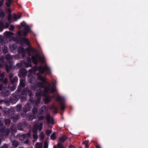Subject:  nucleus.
I'll return each mask as SVG.
<instances>
[{"label":"nucleus","mask_w":148,"mask_h":148,"mask_svg":"<svg viewBox=\"0 0 148 148\" xmlns=\"http://www.w3.org/2000/svg\"><path fill=\"white\" fill-rule=\"evenodd\" d=\"M38 112V109L37 108H35L32 110V113L35 115H36Z\"/></svg>","instance_id":"36"},{"label":"nucleus","mask_w":148,"mask_h":148,"mask_svg":"<svg viewBox=\"0 0 148 148\" xmlns=\"http://www.w3.org/2000/svg\"><path fill=\"white\" fill-rule=\"evenodd\" d=\"M27 60L28 61V63H27L26 62H25L24 63V64L25 65V67H26L31 66V58L29 57H28L27 58Z\"/></svg>","instance_id":"16"},{"label":"nucleus","mask_w":148,"mask_h":148,"mask_svg":"<svg viewBox=\"0 0 148 148\" xmlns=\"http://www.w3.org/2000/svg\"><path fill=\"white\" fill-rule=\"evenodd\" d=\"M51 138L53 140H55L56 138V135L55 132L53 133V134L51 135Z\"/></svg>","instance_id":"37"},{"label":"nucleus","mask_w":148,"mask_h":148,"mask_svg":"<svg viewBox=\"0 0 148 148\" xmlns=\"http://www.w3.org/2000/svg\"><path fill=\"white\" fill-rule=\"evenodd\" d=\"M1 148H8V146L7 145L5 144L3 147H1Z\"/></svg>","instance_id":"62"},{"label":"nucleus","mask_w":148,"mask_h":148,"mask_svg":"<svg viewBox=\"0 0 148 148\" xmlns=\"http://www.w3.org/2000/svg\"><path fill=\"white\" fill-rule=\"evenodd\" d=\"M3 111L7 115H8L10 113V110L9 109L7 108H4Z\"/></svg>","instance_id":"24"},{"label":"nucleus","mask_w":148,"mask_h":148,"mask_svg":"<svg viewBox=\"0 0 148 148\" xmlns=\"http://www.w3.org/2000/svg\"><path fill=\"white\" fill-rule=\"evenodd\" d=\"M46 119L47 121V125L48 126H49V124H51L52 125H53L54 124V120L52 118L50 117V115L49 114H47Z\"/></svg>","instance_id":"10"},{"label":"nucleus","mask_w":148,"mask_h":148,"mask_svg":"<svg viewBox=\"0 0 148 148\" xmlns=\"http://www.w3.org/2000/svg\"><path fill=\"white\" fill-rule=\"evenodd\" d=\"M8 2L6 3V5L8 7H10L11 6L10 4L12 3V0H7Z\"/></svg>","instance_id":"32"},{"label":"nucleus","mask_w":148,"mask_h":148,"mask_svg":"<svg viewBox=\"0 0 148 148\" xmlns=\"http://www.w3.org/2000/svg\"><path fill=\"white\" fill-rule=\"evenodd\" d=\"M4 77V74L2 75L0 77V83H1L3 80V78Z\"/></svg>","instance_id":"50"},{"label":"nucleus","mask_w":148,"mask_h":148,"mask_svg":"<svg viewBox=\"0 0 148 148\" xmlns=\"http://www.w3.org/2000/svg\"><path fill=\"white\" fill-rule=\"evenodd\" d=\"M18 52L22 56H26V53L28 56H44L41 48L40 50L38 51L36 49L31 47L30 45L26 48L25 49L22 47H19L18 49Z\"/></svg>","instance_id":"2"},{"label":"nucleus","mask_w":148,"mask_h":148,"mask_svg":"<svg viewBox=\"0 0 148 148\" xmlns=\"http://www.w3.org/2000/svg\"><path fill=\"white\" fill-rule=\"evenodd\" d=\"M22 107V105L21 104L17 105L15 108L16 111L17 112H19L21 110Z\"/></svg>","instance_id":"20"},{"label":"nucleus","mask_w":148,"mask_h":148,"mask_svg":"<svg viewBox=\"0 0 148 148\" xmlns=\"http://www.w3.org/2000/svg\"><path fill=\"white\" fill-rule=\"evenodd\" d=\"M28 126V124L25 121L23 123L18 122L17 126V129L19 130L23 131V128Z\"/></svg>","instance_id":"6"},{"label":"nucleus","mask_w":148,"mask_h":148,"mask_svg":"<svg viewBox=\"0 0 148 148\" xmlns=\"http://www.w3.org/2000/svg\"><path fill=\"white\" fill-rule=\"evenodd\" d=\"M29 32L23 30V34L24 36H26Z\"/></svg>","instance_id":"45"},{"label":"nucleus","mask_w":148,"mask_h":148,"mask_svg":"<svg viewBox=\"0 0 148 148\" xmlns=\"http://www.w3.org/2000/svg\"><path fill=\"white\" fill-rule=\"evenodd\" d=\"M18 18L16 14H15L13 17V19L15 20L16 21L17 19H18Z\"/></svg>","instance_id":"55"},{"label":"nucleus","mask_w":148,"mask_h":148,"mask_svg":"<svg viewBox=\"0 0 148 148\" xmlns=\"http://www.w3.org/2000/svg\"><path fill=\"white\" fill-rule=\"evenodd\" d=\"M3 27V24L1 21H0V30L2 29Z\"/></svg>","instance_id":"42"},{"label":"nucleus","mask_w":148,"mask_h":148,"mask_svg":"<svg viewBox=\"0 0 148 148\" xmlns=\"http://www.w3.org/2000/svg\"><path fill=\"white\" fill-rule=\"evenodd\" d=\"M58 108H57L55 107L54 109V112L55 114H56L57 113V111Z\"/></svg>","instance_id":"56"},{"label":"nucleus","mask_w":148,"mask_h":148,"mask_svg":"<svg viewBox=\"0 0 148 148\" xmlns=\"http://www.w3.org/2000/svg\"><path fill=\"white\" fill-rule=\"evenodd\" d=\"M27 73L26 69L22 68L19 70V75L21 77H24L26 75Z\"/></svg>","instance_id":"9"},{"label":"nucleus","mask_w":148,"mask_h":148,"mask_svg":"<svg viewBox=\"0 0 148 148\" xmlns=\"http://www.w3.org/2000/svg\"><path fill=\"white\" fill-rule=\"evenodd\" d=\"M9 77L10 82L12 84H13L17 81L18 78L16 76L14 77L12 73L9 74Z\"/></svg>","instance_id":"7"},{"label":"nucleus","mask_w":148,"mask_h":148,"mask_svg":"<svg viewBox=\"0 0 148 148\" xmlns=\"http://www.w3.org/2000/svg\"><path fill=\"white\" fill-rule=\"evenodd\" d=\"M2 132H3V134L5 136H7L10 133V129L9 128H5Z\"/></svg>","instance_id":"14"},{"label":"nucleus","mask_w":148,"mask_h":148,"mask_svg":"<svg viewBox=\"0 0 148 148\" xmlns=\"http://www.w3.org/2000/svg\"><path fill=\"white\" fill-rule=\"evenodd\" d=\"M88 141H85L84 142H83V144L85 145V146L87 147H88Z\"/></svg>","instance_id":"47"},{"label":"nucleus","mask_w":148,"mask_h":148,"mask_svg":"<svg viewBox=\"0 0 148 148\" xmlns=\"http://www.w3.org/2000/svg\"><path fill=\"white\" fill-rule=\"evenodd\" d=\"M46 134L48 136H49L50 134L51 133V131L49 130H47L46 131Z\"/></svg>","instance_id":"44"},{"label":"nucleus","mask_w":148,"mask_h":148,"mask_svg":"<svg viewBox=\"0 0 148 148\" xmlns=\"http://www.w3.org/2000/svg\"><path fill=\"white\" fill-rule=\"evenodd\" d=\"M22 95L26 96L27 95V87L23 90L21 93Z\"/></svg>","instance_id":"22"},{"label":"nucleus","mask_w":148,"mask_h":148,"mask_svg":"<svg viewBox=\"0 0 148 148\" xmlns=\"http://www.w3.org/2000/svg\"><path fill=\"white\" fill-rule=\"evenodd\" d=\"M3 0L0 1V7H1L3 5Z\"/></svg>","instance_id":"57"},{"label":"nucleus","mask_w":148,"mask_h":148,"mask_svg":"<svg viewBox=\"0 0 148 148\" xmlns=\"http://www.w3.org/2000/svg\"><path fill=\"white\" fill-rule=\"evenodd\" d=\"M23 134L24 136H25L24 137L25 138H30L31 137V134L30 132H29L26 134Z\"/></svg>","instance_id":"27"},{"label":"nucleus","mask_w":148,"mask_h":148,"mask_svg":"<svg viewBox=\"0 0 148 148\" xmlns=\"http://www.w3.org/2000/svg\"><path fill=\"white\" fill-rule=\"evenodd\" d=\"M5 128V127L3 124H0V131L2 132L3 130Z\"/></svg>","instance_id":"35"},{"label":"nucleus","mask_w":148,"mask_h":148,"mask_svg":"<svg viewBox=\"0 0 148 148\" xmlns=\"http://www.w3.org/2000/svg\"><path fill=\"white\" fill-rule=\"evenodd\" d=\"M42 145L41 143H37L36 144L35 148H42Z\"/></svg>","instance_id":"25"},{"label":"nucleus","mask_w":148,"mask_h":148,"mask_svg":"<svg viewBox=\"0 0 148 148\" xmlns=\"http://www.w3.org/2000/svg\"><path fill=\"white\" fill-rule=\"evenodd\" d=\"M38 127L37 125H35L34 127L32 130L33 132L34 133H36L38 130Z\"/></svg>","instance_id":"29"},{"label":"nucleus","mask_w":148,"mask_h":148,"mask_svg":"<svg viewBox=\"0 0 148 148\" xmlns=\"http://www.w3.org/2000/svg\"><path fill=\"white\" fill-rule=\"evenodd\" d=\"M55 107V106L54 105H52L51 106L50 109H54Z\"/></svg>","instance_id":"63"},{"label":"nucleus","mask_w":148,"mask_h":148,"mask_svg":"<svg viewBox=\"0 0 148 148\" xmlns=\"http://www.w3.org/2000/svg\"><path fill=\"white\" fill-rule=\"evenodd\" d=\"M10 90L11 91H13L16 89V86L14 85H13L12 86H9Z\"/></svg>","instance_id":"39"},{"label":"nucleus","mask_w":148,"mask_h":148,"mask_svg":"<svg viewBox=\"0 0 148 148\" xmlns=\"http://www.w3.org/2000/svg\"><path fill=\"white\" fill-rule=\"evenodd\" d=\"M21 14H20L18 15V16H17V18H18V19H19V18H21Z\"/></svg>","instance_id":"64"},{"label":"nucleus","mask_w":148,"mask_h":148,"mask_svg":"<svg viewBox=\"0 0 148 148\" xmlns=\"http://www.w3.org/2000/svg\"><path fill=\"white\" fill-rule=\"evenodd\" d=\"M21 25L22 27H24L27 25L26 24V23L24 21H23V22L21 23Z\"/></svg>","instance_id":"43"},{"label":"nucleus","mask_w":148,"mask_h":148,"mask_svg":"<svg viewBox=\"0 0 148 148\" xmlns=\"http://www.w3.org/2000/svg\"><path fill=\"white\" fill-rule=\"evenodd\" d=\"M9 25H10L9 23H5V28H8L9 26Z\"/></svg>","instance_id":"59"},{"label":"nucleus","mask_w":148,"mask_h":148,"mask_svg":"<svg viewBox=\"0 0 148 148\" xmlns=\"http://www.w3.org/2000/svg\"><path fill=\"white\" fill-rule=\"evenodd\" d=\"M37 70L39 71V73H36L37 79L38 80L41 81V82H38L37 85L39 87L44 88V90L42 91H40L36 92V95L38 100L36 101L37 105L39 103L41 99V97L42 95L45 96V100L47 103L49 102L50 101V99L49 97L47 96V93L54 92L56 90L55 86L54 84L53 83V85L52 86L50 84L46 81L45 78L42 75L45 71H49V68L46 66H40L38 67L37 66H35L32 69L29 70V71L33 73Z\"/></svg>","instance_id":"1"},{"label":"nucleus","mask_w":148,"mask_h":148,"mask_svg":"<svg viewBox=\"0 0 148 148\" xmlns=\"http://www.w3.org/2000/svg\"><path fill=\"white\" fill-rule=\"evenodd\" d=\"M22 32L21 31H19L18 33V35L20 37H22Z\"/></svg>","instance_id":"61"},{"label":"nucleus","mask_w":148,"mask_h":148,"mask_svg":"<svg viewBox=\"0 0 148 148\" xmlns=\"http://www.w3.org/2000/svg\"><path fill=\"white\" fill-rule=\"evenodd\" d=\"M20 114H16L14 113L12 114L11 115V118L15 121L17 120L20 117Z\"/></svg>","instance_id":"12"},{"label":"nucleus","mask_w":148,"mask_h":148,"mask_svg":"<svg viewBox=\"0 0 148 148\" xmlns=\"http://www.w3.org/2000/svg\"><path fill=\"white\" fill-rule=\"evenodd\" d=\"M1 82V83L3 84L4 86H5V84L9 82V81L8 78L7 77H6L4 79H3V80Z\"/></svg>","instance_id":"28"},{"label":"nucleus","mask_w":148,"mask_h":148,"mask_svg":"<svg viewBox=\"0 0 148 148\" xmlns=\"http://www.w3.org/2000/svg\"><path fill=\"white\" fill-rule=\"evenodd\" d=\"M11 122V121L9 119H5V125L8 126L10 125Z\"/></svg>","instance_id":"26"},{"label":"nucleus","mask_w":148,"mask_h":148,"mask_svg":"<svg viewBox=\"0 0 148 148\" xmlns=\"http://www.w3.org/2000/svg\"><path fill=\"white\" fill-rule=\"evenodd\" d=\"M32 62L35 64H37L38 62L42 63L44 62L43 58L40 56H32Z\"/></svg>","instance_id":"4"},{"label":"nucleus","mask_w":148,"mask_h":148,"mask_svg":"<svg viewBox=\"0 0 148 148\" xmlns=\"http://www.w3.org/2000/svg\"><path fill=\"white\" fill-rule=\"evenodd\" d=\"M4 40V38L2 36L0 35V42L1 43L3 42Z\"/></svg>","instance_id":"49"},{"label":"nucleus","mask_w":148,"mask_h":148,"mask_svg":"<svg viewBox=\"0 0 148 148\" xmlns=\"http://www.w3.org/2000/svg\"><path fill=\"white\" fill-rule=\"evenodd\" d=\"M29 139L27 138L25 141L23 143L26 144H28L29 143Z\"/></svg>","instance_id":"54"},{"label":"nucleus","mask_w":148,"mask_h":148,"mask_svg":"<svg viewBox=\"0 0 148 148\" xmlns=\"http://www.w3.org/2000/svg\"><path fill=\"white\" fill-rule=\"evenodd\" d=\"M0 17H3L5 15V13L3 10L0 9Z\"/></svg>","instance_id":"41"},{"label":"nucleus","mask_w":148,"mask_h":148,"mask_svg":"<svg viewBox=\"0 0 148 148\" xmlns=\"http://www.w3.org/2000/svg\"><path fill=\"white\" fill-rule=\"evenodd\" d=\"M34 116L32 115H28L27 119L29 120H32L34 118Z\"/></svg>","instance_id":"31"},{"label":"nucleus","mask_w":148,"mask_h":148,"mask_svg":"<svg viewBox=\"0 0 148 148\" xmlns=\"http://www.w3.org/2000/svg\"><path fill=\"white\" fill-rule=\"evenodd\" d=\"M27 112V110L26 109H25L23 110L22 113H21V115L23 117H25L26 115Z\"/></svg>","instance_id":"34"},{"label":"nucleus","mask_w":148,"mask_h":148,"mask_svg":"<svg viewBox=\"0 0 148 148\" xmlns=\"http://www.w3.org/2000/svg\"><path fill=\"white\" fill-rule=\"evenodd\" d=\"M23 134L20 135L19 136V139L21 141L23 140L25 138Z\"/></svg>","instance_id":"40"},{"label":"nucleus","mask_w":148,"mask_h":148,"mask_svg":"<svg viewBox=\"0 0 148 148\" xmlns=\"http://www.w3.org/2000/svg\"><path fill=\"white\" fill-rule=\"evenodd\" d=\"M27 93H28L29 96L30 97H31L34 95V93H33L32 91L28 87H27Z\"/></svg>","instance_id":"23"},{"label":"nucleus","mask_w":148,"mask_h":148,"mask_svg":"<svg viewBox=\"0 0 148 148\" xmlns=\"http://www.w3.org/2000/svg\"><path fill=\"white\" fill-rule=\"evenodd\" d=\"M57 146L58 148H64L63 144L60 142L57 144Z\"/></svg>","instance_id":"38"},{"label":"nucleus","mask_w":148,"mask_h":148,"mask_svg":"<svg viewBox=\"0 0 148 148\" xmlns=\"http://www.w3.org/2000/svg\"><path fill=\"white\" fill-rule=\"evenodd\" d=\"M40 136L41 137V139H43L44 138V135L42 133H41Z\"/></svg>","instance_id":"60"},{"label":"nucleus","mask_w":148,"mask_h":148,"mask_svg":"<svg viewBox=\"0 0 148 148\" xmlns=\"http://www.w3.org/2000/svg\"><path fill=\"white\" fill-rule=\"evenodd\" d=\"M3 85H4V84H2V83H0V91L2 90V89L4 88Z\"/></svg>","instance_id":"53"},{"label":"nucleus","mask_w":148,"mask_h":148,"mask_svg":"<svg viewBox=\"0 0 148 148\" xmlns=\"http://www.w3.org/2000/svg\"><path fill=\"white\" fill-rule=\"evenodd\" d=\"M57 101H59V103L60 106V108L64 110L65 108L64 105V99L60 96H58L57 97Z\"/></svg>","instance_id":"8"},{"label":"nucleus","mask_w":148,"mask_h":148,"mask_svg":"<svg viewBox=\"0 0 148 148\" xmlns=\"http://www.w3.org/2000/svg\"><path fill=\"white\" fill-rule=\"evenodd\" d=\"M33 137L35 139H37L38 138V136L36 133H34L33 134Z\"/></svg>","instance_id":"51"},{"label":"nucleus","mask_w":148,"mask_h":148,"mask_svg":"<svg viewBox=\"0 0 148 148\" xmlns=\"http://www.w3.org/2000/svg\"><path fill=\"white\" fill-rule=\"evenodd\" d=\"M8 47L5 46H4L2 48V51L3 53L5 54L8 53Z\"/></svg>","instance_id":"21"},{"label":"nucleus","mask_w":148,"mask_h":148,"mask_svg":"<svg viewBox=\"0 0 148 148\" xmlns=\"http://www.w3.org/2000/svg\"><path fill=\"white\" fill-rule=\"evenodd\" d=\"M43 125V123H40L39 125V127H38V128L39 127V130L40 131H41L42 130V127Z\"/></svg>","instance_id":"48"},{"label":"nucleus","mask_w":148,"mask_h":148,"mask_svg":"<svg viewBox=\"0 0 148 148\" xmlns=\"http://www.w3.org/2000/svg\"><path fill=\"white\" fill-rule=\"evenodd\" d=\"M17 41L19 42L20 44H26L29 47L30 45L29 40L26 38L25 37H20L18 38Z\"/></svg>","instance_id":"5"},{"label":"nucleus","mask_w":148,"mask_h":148,"mask_svg":"<svg viewBox=\"0 0 148 148\" xmlns=\"http://www.w3.org/2000/svg\"><path fill=\"white\" fill-rule=\"evenodd\" d=\"M5 36L7 37H10L11 36L14 35V33L10 31H6L5 32Z\"/></svg>","instance_id":"19"},{"label":"nucleus","mask_w":148,"mask_h":148,"mask_svg":"<svg viewBox=\"0 0 148 148\" xmlns=\"http://www.w3.org/2000/svg\"><path fill=\"white\" fill-rule=\"evenodd\" d=\"M44 118V116H41L40 117H39L38 118V120L39 121H40V120H43Z\"/></svg>","instance_id":"58"},{"label":"nucleus","mask_w":148,"mask_h":148,"mask_svg":"<svg viewBox=\"0 0 148 148\" xmlns=\"http://www.w3.org/2000/svg\"><path fill=\"white\" fill-rule=\"evenodd\" d=\"M14 29L15 28L14 25H11L10 26L9 29L11 31H13Z\"/></svg>","instance_id":"46"},{"label":"nucleus","mask_w":148,"mask_h":148,"mask_svg":"<svg viewBox=\"0 0 148 148\" xmlns=\"http://www.w3.org/2000/svg\"><path fill=\"white\" fill-rule=\"evenodd\" d=\"M48 147V144L46 141L44 142V148H47Z\"/></svg>","instance_id":"52"},{"label":"nucleus","mask_w":148,"mask_h":148,"mask_svg":"<svg viewBox=\"0 0 148 148\" xmlns=\"http://www.w3.org/2000/svg\"><path fill=\"white\" fill-rule=\"evenodd\" d=\"M25 86V81L23 79L20 80L19 87H24Z\"/></svg>","instance_id":"18"},{"label":"nucleus","mask_w":148,"mask_h":148,"mask_svg":"<svg viewBox=\"0 0 148 148\" xmlns=\"http://www.w3.org/2000/svg\"><path fill=\"white\" fill-rule=\"evenodd\" d=\"M24 30L26 31H27L28 32H29L31 30V29L29 26L27 25L24 27Z\"/></svg>","instance_id":"33"},{"label":"nucleus","mask_w":148,"mask_h":148,"mask_svg":"<svg viewBox=\"0 0 148 148\" xmlns=\"http://www.w3.org/2000/svg\"><path fill=\"white\" fill-rule=\"evenodd\" d=\"M11 141L14 148L17 147L19 145V143L15 140H11Z\"/></svg>","instance_id":"11"},{"label":"nucleus","mask_w":148,"mask_h":148,"mask_svg":"<svg viewBox=\"0 0 148 148\" xmlns=\"http://www.w3.org/2000/svg\"><path fill=\"white\" fill-rule=\"evenodd\" d=\"M46 107L45 106H42L39 109V113L40 114H42L46 110Z\"/></svg>","instance_id":"15"},{"label":"nucleus","mask_w":148,"mask_h":148,"mask_svg":"<svg viewBox=\"0 0 148 148\" xmlns=\"http://www.w3.org/2000/svg\"><path fill=\"white\" fill-rule=\"evenodd\" d=\"M17 48V45L15 44H13L9 46V49L11 52L16 50Z\"/></svg>","instance_id":"13"},{"label":"nucleus","mask_w":148,"mask_h":148,"mask_svg":"<svg viewBox=\"0 0 148 148\" xmlns=\"http://www.w3.org/2000/svg\"><path fill=\"white\" fill-rule=\"evenodd\" d=\"M66 137L64 136L63 137H60V138L59 142L64 143V141L66 140Z\"/></svg>","instance_id":"30"},{"label":"nucleus","mask_w":148,"mask_h":148,"mask_svg":"<svg viewBox=\"0 0 148 148\" xmlns=\"http://www.w3.org/2000/svg\"><path fill=\"white\" fill-rule=\"evenodd\" d=\"M2 94L4 96H7L10 95V91L9 90H4L2 92Z\"/></svg>","instance_id":"17"},{"label":"nucleus","mask_w":148,"mask_h":148,"mask_svg":"<svg viewBox=\"0 0 148 148\" xmlns=\"http://www.w3.org/2000/svg\"><path fill=\"white\" fill-rule=\"evenodd\" d=\"M11 56H6L5 58L9 62L10 66H9L8 64H6L5 65V69L6 71L8 73L10 71V69H12L13 67V64H12V62L11 60L12 58Z\"/></svg>","instance_id":"3"}]
</instances>
